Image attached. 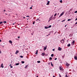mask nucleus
<instances>
[{
	"label": "nucleus",
	"instance_id": "1",
	"mask_svg": "<svg viewBox=\"0 0 77 77\" xmlns=\"http://www.w3.org/2000/svg\"><path fill=\"white\" fill-rule=\"evenodd\" d=\"M60 42L62 43V44H63V43H64V42H65V39H63L60 40Z\"/></svg>",
	"mask_w": 77,
	"mask_h": 77
},
{
	"label": "nucleus",
	"instance_id": "2",
	"mask_svg": "<svg viewBox=\"0 0 77 77\" xmlns=\"http://www.w3.org/2000/svg\"><path fill=\"white\" fill-rule=\"evenodd\" d=\"M74 43H75V41H73L71 43L72 45H74Z\"/></svg>",
	"mask_w": 77,
	"mask_h": 77
},
{
	"label": "nucleus",
	"instance_id": "3",
	"mask_svg": "<svg viewBox=\"0 0 77 77\" xmlns=\"http://www.w3.org/2000/svg\"><path fill=\"white\" fill-rule=\"evenodd\" d=\"M58 50L59 51H61L62 50V48L59 47L58 48Z\"/></svg>",
	"mask_w": 77,
	"mask_h": 77
},
{
	"label": "nucleus",
	"instance_id": "4",
	"mask_svg": "<svg viewBox=\"0 0 77 77\" xmlns=\"http://www.w3.org/2000/svg\"><path fill=\"white\" fill-rule=\"evenodd\" d=\"M66 66H69V64L68 63L66 62Z\"/></svg>",
	"mask_w": 77,
	"mask_h": 77
},
{
	"label": "nucleus",
	"instance_id": "5",
	"mask_svg": "<svg viewBox=\"0 0 77 77\" xmlns=\"http://www.w3.org/2000/svg\"><path fill=\"white\" fill-rule=\"evenodd\" d=\"M45 55V53H42V56H44Z\"/></svg>",
	"mask_w": 77,
	"mask_h": 77
},
{
	"label": "nucleus",
	"instance_id": "6",
	"mask_svg": "<svg viewBox=\"0 0 77 77\" xmlns=\"http://www.w3.org/2000/svg\"><path fill=\"white\" fill-rule=\"evenodd\" d=\"M47 45L46 46V47H44V51H45V50L47 49Z\"/></svg>",
	"mask_w": 77,
	"mask_h": 77
},
{
	"label": "nucleus",
	"instance_id": "7",
	"mask_svg": "<svg viewBox=\"0 0 77 77\" xmlns=\"http://www.w3.org/2000/svg\"><path fill=\"white\" fill-rule=\"evenodd\" d=\"M51 32H52V31H50L49 32V34H48V35H47V36H49V35H51Z\"/></svg>",
	"mask_w": 77,
	"mask_h": 77
},
{
	"label": "nucleus",
	"instance_id": "8",
	"mask_svg": "<svg viewBox=\"0 0 77 77\" xmlns=\"http://www.w3.org/2000/svg\"><path fill=\"white\" fill-rule=\"evenodd\" d=\"M49 4H50V1H48V2L47 3V5H49Z\"/></svg>",
	"mask_w": 77,
	"mask_h": 77
},
{
	"label": "nucleus",
	"instance_id": "9",
	"mask_svg": "<svg viewBox=\"0 0 77 77\" xmlns=\"http://www.w3.org/2000/svg\"><path fill=\"white\" fill-rule=\"evenodd\" d=\"M3 63H2V64H1V67H2V68H4V67H3Z\"/></svg>",
	"mask_w": 77,
	"mask_h": 77
},
{
	"label": "nucleus",
	"instance_id": "10",
	"mask_svg": "<svg viewBox=\"0 0 77 77\" xmlns=\"http://www.w3.org/2000/svg\"><path fill=\"white\" fill-rule=\"evenodd\" d=\"M64 14V12H63L60 15L61 16H62L63 15V14Z\"/></svg>",
	"mask_w": 77,
	"mask_h": 77
},
{
	"label": "nucleus",
	"instance_id": "11",
	"mask_svg": "<svg viewBox=\"0 0 77 77\" xmlns=\"http://www.w3.org/2000/svg\"><path fill=\"white\" fill-rule=\"evenodd\" d=\"M75 59V60H77V56H75L74 57Z\"/></svg>",
	"mask_w": 77,
	"mask_h": 77
},
{
	"label": "nucleus",
	"instance_id": "12",
	"mask_svg": "<svg viewBox=\"0 0 77 77\" xmlns=\"http://www.w3.org/2000/svg\"><path fill=\"white\" fill-rule=\"evenodd\" d=\"M52 18H53V17H51L50 18V19L49 20H52Z\"/></svg>",
	"mask_w": 77,
	"mask_h": 77
},
{
	"label": "nucleus",
	"instance_id": "13",
	"mask_svg": "<svg viewBox=\"0 0 77 77\" xmlns=\"http://www.w3.org/2000/svg\"><path fill=\"white\" fill-rule=\"evenodd\" d=\"M18 53V50H17L16 51V52L15 53V54H17V53Z\"/></svg>",
	"mask_w": 77,
	"mask_h": 77
},
{
	"label": "nucleus",
	"instance_id": "14",
	"mask_svg": "<svg viewBox=\"0 0 77 77\" xmlns=\"http://www.w3.org/2000/svg\"><path fill=\"white\" fill-rule=\"evenodd\" d=\"M19 63H16L15 64L16 66H17V65H19Z\"/></svg>",
	"mask_w": 77,
	"mask_h": 77
},
{
	"label": "nucleus",
	"instance_id": "15",
	"mask_svg": "<svg viewBox=\"0 0 77 77\" xmlns=\"http://www.w3.org/2000/svg\"><path fill=\"white\" fill-rule=\"evenodd\" d=\"M70 45H70V44H68L67 45L68 47H70Z\"/></svg>",
	"mask_w": 77,
	"mask_h": 77
},
{
	"label": "nucleus",
	"instance_id": "16",
	"mask_svg": "<svg viewBox=\"0 0 77 77\" xmlns=\"http://www.w3.org/2000/svg\"><path fill=\"white\" fill-rule=\"evenodd\" d=\"M55 18H56V17H53L52 18V20H55Z\"/></svg>",
	"mask_w": 77,
	"mask_h": 77
},
{
	"label": "nucleus",
	"instance_id": "17",
	"mask_svg": "<svg viewBox=\"0 0 77 77\" xmlns=\"http://www.w3.org/2000/svg\"><path fill=\"white\" fill-rule=\"evenodd\" d=\"M38 50L36 51V53L35 54H38Z\"/></svg>",
	"mask_w": 77,
	"mask_h": 77
},
{
	"label": "nucleus",
	"instance_id": "18",
	"mask_svg": "<svg viewBox=\"0 0 77 77\" xmlns=\"http://www.w3.org/2000/svg\"><path fill=\"white\" fill-rule=\"evenodd\" d=\"M9 42H10V43L11 44V43H12V41H11V40H10L9 41Z\"/></svg>",
	"mask_w": 77,
	"mask_h": 77
},
{
	"label": "nucleus",
	"instance_id": "19",
	"mask_svg": "<svg viewBox=\"0 0 77 77\" xmlns=\"http://www.w3.org/2000/svg\"><path fill=\"white\" fill-rule=\"evenodd\" d=\"M37 63H41V61H37Z\"/></svg>",
	"mask_w": 77,
	"mask_h": 77
},
{
	"label": "nucleus",
	"instance_id": "20",
	"mask_svg": "<svg viewBox=\"0 0 77 77\" xmlns=\"http://www.w3.org/2000/svg\"><path fill=\"white\" fill-rule=\"evenodd\" d=\"M51 57H53L54 56V54H52L51 55Z\"/></svg>",
	"mask_w": 77,
	"mask_h": 77
},
{
	"label": "nucleus",
	"instance_id": "21",
	"mask_svg": "<svg viewBox=\"0 0 77 77\" xmlns=\"http://www.w3.org/2000/svg\"><path fill=\"white\" fill-rule=\"evenodd\" d=\"M27 67H28V65H26L25 67V69L26 68H27Z\"/></svg>",
	"mask_w": 77,
	"mask_h": 77
},
{
	"label": "nucleus",
	"instance_id": "22",
	"mask_svg": "<svg viewBox=\"0 0 77 77\" xmlns=\"http://www.w3.org/2000/svg\"><path fill=\"white\" fill-rule=\"evenodd\" d=\"M20 57L21 58H23V56H20Z\"/></svg>",
	"mask_w": 77,
	"mask_h": 77
},
{
	"label": "nucleus",
	"instance_id": "23",
	"mask_svg": "<svg viewBox=\"0 0 77 77\" xmlns=\"http://www.w3.org/2000/svg\"><path fill=\"white\" fill-rule=\"evenodd\" d=\"M3 22H0V24H3Z\"/></svg>",
	"mask_w": 77,
	"mask_h": 77
},
{
	"label": "nucleus",
	"instance_id": "24",
	"mask_svg": "<svg viewBox=\"0 0 77 77\" xmlns=\"http://www.w3.org/2000/svg\"><path fill=\"white\" fill-rule=\"evenodd\" d=\"M21 63H24V61H21Z\"/></svg>",
	"mask_w": 77,
	"mask_h": 77
},
{
	"label": "nucleus",
	"instance_id": "25",
	"mask_svg": "<svg viewBox=\"0 0 77 77\" xmlns=\"http://www.w3.org/2000/svg\"><path fill=\"white\" fill-rule=\"evenodd\" d=\"M59 69L60 70H62V68H61V67H59Z\"/></svg>",
	"mask_w": 77,
	"mask_h": 77
},
{
	"label": "nucleus",
	"instance_id": "26",
	"mask_svg": "<svg viewBox=\"0 0 77 77\" xmlns=\"http://www.w3.org/2000/svg\"><path fill=\"white\" fill-rule=\"evenodd\" d=\"M71 19H68V20H67V21H71Z\"/></svg>",
	"mask_w": 77,
	"mask_h": 77
},
{
	"label": "nucleus",
	"instance_id": "27",
	"mask_svg": "<svg viewBox=\"0 0 77 77\" xmlns=\"http://www.w3.org/2000/svg\"><path fill=\"white\" fill-rule=\"evenodd\" d=\"M51 27V25H50L48 27V28H50Z\"/></svg>",
	"mask_w": 77,
	"mask_h": 77
},
{
	"label": "nucleus",
	"instance_id": "28",
	"mask_svg": "<svg viewBox=\"0 0 77 77\" xmlns=\"http://www.w3.org/2000/svg\"><path fill=\"white\" fill-rule=\"evenodd\" d=\"M51 65L52 66H53V64L52 63V62H51Z\"/></svg>",
	"mask_w": 77,
	"mask_h": 77
},
{
	"label": "nucleus",
	"instance_id": "29",
	"mask_svg": "<svg viewBox=\"0 0 77 77\" xmlns=\"http://www.w3.org/2000/svg\"><path fill=\"white\" fill-rule=\"evenodd\" d=\"M56 15H57V13H56L54 15V16L55 17V16H56Z\"/></svg>",
	"mask_w": 77,
	"mask_h": 77
},
{
	"label": "nucleus",
	"instance_id": "30",
	"mask_svg": "<svg viewBox=\"0 0 77 77\" xmlns=\"http://www.w3.org/2000/svg\"><path fill=\"white\" fill-rule=\"evenodd\" d=\"M45 29H48V27H45Z\"/></svg>",
	"mask_w": 77,
	"mask_h": 77
},
{
	"label": "nucleus",
	"instance_id": "31",
	"mask_svg": "<svg viewBox=\"0 0 77 77\" xmlns=\"http://www.w3.org/2000/svg\"><path fill=\"white\" fill-rule=\"evenodd\" d=\"M59 77H62V76H61V75H60V74H59Z\"/></svg>",
	"mask_w": 77,
	"mask_h": 77
},
{
	"label": "nucleus",
	"instance_id": "32",
	"mask_svg": "<svg viewBox=\"0 0 77 77\" xmlns=\"http://www.w3.org/2000/svg\"><path fill=\"white\" fill-rule=\"evenodd\" d=\"M49 59H50V60H52V58L50 57L49 58Z\"/></svg>",
	"mask_w": 77,
	"mask_h": 77
},
{
	"label": "nucleus",
	"instance_id": "33",
	"mask_svg": "<svg viewBox=\"0 0 77 77\" xmlns=\"http://www.w3.org/2000/svg\"><path fill=\"white\" fill-rule=\"evenodd\" d=\"M65 21V20H62V21H61V22H64V21Z\"/></svg>",
	"mask_w": 77,
	"mask_h": 77
},
{
	"label": "nucleus",
	"instance_id": "34",
	"mask_svg": "<svg viewBox=\"0 0 77 77\" xmlns=\"http://www.w3.org/2000/svg\"><path fill=\"white\" fill-rule=\"evenodd\" d=\"M4 24H5V23H6V21H5L4 22Z\"/></svg>",
	"mask_w": 77,
	"mask_h": 77
},
{
	"label": "nucleus",
	"instance_id": "35",
	"mask_svg": "<svg viewBox=\"0 0 77 77\" xmlns=\"http://www.w3.org/2000/svg\"><path fill=\"white\" fill-rule=\"evenodd\" d=\"M52 51H55V49H53L52 50Z\"/></svg>",
	"mask_w": 77,
	"mask_h": 77
},
{
	"label": "nucleus",
	"instance_id": "36",
	"mask_svg": "<svg viewBox=\"0 0 77 77\" xmlns=\"http://www.w3.org/2000/svg\"><path fill=\"white\" fill-rule=\"evenodd\" d=\"M54 60H57V58H55L54 59Z\"/></svg>",
	"mask_w": 77,
	"mask_h": 77
},
{
	"label": "nucleus",
	"instance_id": "37",
	"mask_svg": "<svg viewBox=\"0 0 77 77\" xmlns=\"http://www.w3.org/2000/svg\"><path fill=\"white\" fill-rule=\"evenodd\" d=\"M51 64V62H49L48 63V65H50V64Z\"/></svg>",
	"mask_w": 77,
	"mask_h": 77
},
{
	"label": "nucleus",
	"instance_id": "38",
	"mask_svg": "<svg viewBox=\"0 0 77 77\" xmlns=\"http://www.w3.org/2000/svg\"><path fill=\"white\" fill-rule=\"evenodd\" d=\"M35 21L33 22V24H35Z\"/></svg>",
	"mask_w": 77,
	"mask_h": 77
},
{
	"label": "nucleus",
	"instance_id": "39",
	"mask_svg": "<svg viewBox=\"0 0 77 77\" xmlns=\"http://www.w3.org/2000/svg\"><path fill=\"white\" fill-rule=\"evenodd\" d=\"M65 77H68V76H67V75H66Z\"/></svg>",
	"mask_w": 77,
	"mask_h": 77
},
{
	"label": "nucleus",
	"instance_id": "40",
	"mask_svg": "<svg viewBox=\"0 0 77 77\" xmlns=\"http://www.w3.org/2000/svg\"><path fill=\"white\" fill-rule=\"evenodd\" d=\"M61 16H61V15H60L59 16V18H60V17H61Z\"/></svg>",
	"mask_w": 77,
	"mask_h": 77
},
{
	"label": "nucleus",
	"instance_id": "41",
	"mask_svg": "<svg viewBox=\"0 0 77 77\" xmlns=\"http://www.w3.org/2000/svg\"><path fill=\"white\" fill-rule=\"evenodd\" d=\"M30 9H32V7H31L30 8Z\"/></svg>",
	"mask_w": 77,
	"mask_h": 77
},
{
	"label": "nucleus",
	"instance_id": "42",
	"mask_svg": "<svg viewBox=\"0 0 77 77\" xmlns=\"http://www.w3.org/2000/svg\"><path fill=\"white\" fill-rule=\"evenodd\" d=\"M75 13H77V11H75Z\"/></svg>",
	"mask_w": 77,
	"mask_h": 77
},
{
	"label": "nucleus",
	"instance_id": "43",
	"mask_svg": "<svg viewBox=\"0 0 77 77\" xmlns=\"http://www.w3.org/2000/svg\"><path fill=\"white\" fill-rule=\"evenodd\" d=\"M60 3H62V1H60Z\"/></svg>",
	"mask_w": 77,
	"mask_h": 77
},
{
	"label": "nucleus",
	"instance_id": "44",
	"mask_svg": "<svg viewBox=\"0 0 77 77\" xmlns=\"http://www.w3.org/2000/svg\"><path fill=\"white\" fill-rule=\"evenodd\" d=\"M39 20V19H37V20L38 21V20Z\"/></svg>",
	"mask_w": 77,
	"mask_h": 77
},
{
	"label": "nucleus",
	"instance_id": "45",
	"mask_svg": "<svg viewBox=\"0 0 77 77\" xmlns=\"http://www.w3.org/2000/svg\"><path fill=\"white\" fill-rule=\"evenodd\" d=\"M26 17H29V16H26Z\"/></svg>",
	"mask_w": 77,
	"mask_h": 77
},
{
	"label": "nucleus",
	"instance_id": "46",
	"mask_svg": "<svg viewBox=\"0 0 77 77\" xmlns=\"http://www.w3.org/2000/svg\"><path fill=\"white\" fill-rule=\"evenodd\" d=\"M77 18L75 19V21H77Z\"/></svg>",
	"mask_w": 77,
	"mask_h": 77
},
{
	"label": "nucleus",
	"instance_id": "47",
	"mask_svg": "<svg viewBox=\"0 0 77 77\" xmlns=\"http://www.w3.org/2000/svg\"><path fill=\"white\" fill-rule=\"evenodd\" d=\"M4 12H5V11H6V10H4V11H3Z\"/></svg>",
	"mask_w": 77,
	"mask_h": 77
},
{
	"label": "nucleus",
	"instance_id": "48",
	"mask_svg": "<svg viewBox=\"0 0 77 77\" xmlns=\"http://www.w3.org/2000/svg\"><path fill=\"white\" fill-rule=\"evenodd\" d=\"M77 24V22L75 23V24Z\"/></svg>",
	"mask_w": 77,
	"mask_h": 77
},
{
	"label": "nucleus",
	"instance_id": "49",
	"mask_svg": "<svg viewBox=\"0 0 77 77\" xmlns=\"http://www.w3.org/2000/svg\"><path fill=\"white\" fill-rule=\"evenodd\" d=\"M66 26H67V25H66L65 26V27H66Z\"/></svg>",
	"mask_w": 77,
	"mask_h": 77
},
{
	"label": "nucleus",
	"instance_id": "50",
	"mask_svg": "<svg viewBox=\"0 0 77 77\" xmlns=\"http://www.w3.org/2000/svg\"><path fill=\"white\" fill-rule=\"evenodd\" d=\"M1 53H2V52H1V51H0V54H1Z\"/></svg>",
	"mask_w": 77,
	"mask_h": 77
},
{
	"label": "nucleus",
	"instance_id": "51",
	"mask_svg": "<svg viewBox=\"0 0 77 77\" xmlns=\"http://www.w3.org/2000/svg\"><path fill=\"white\" fill-rule=\"evenodd\" d=\"M53 77H56L54 75H53Z\"/></svg>",
	"mask_w": 77,
	"mask_h": 77
},
{
	"label": "nucleus",
	"instance_id": "52",
	"mask_svg": "<svg viewBox=\"0 0 77 77\" xmlns=\"http://www.w3.org/2000/svg\"><path fill=\"white\" fill-rule=\"evenodd\" d=\"M20 38V36H19L18 37V38Z\"/></svg>",
	"mask_w": 77,
	"mask_h": 77
},
{
	"label": "nucleus",
	"instance_id": "53",
	"mask_svg": "<svg viewBox=\"0 0 77 77\" xmlns=\"http://www.w3.org/2000/svg\"><path fill=\"white\" fill-rule=\"evenodd\" d=\"M11 68H13L12 66H11Z\"/></svg>",
	"mask_w": 77,
	"mask_h": 77
},
{
	"label": "nucleus",
	"instance_id": "54",
	"mask_svg": "<svg viewBox=\"0 0 77 77\" xmlns=\"http://www.w3.org/2000/svg\"><path fill=\"white\" fill-rule=\"evenodd\" d=\"M2 41V40H0V42Z\"/></svg>",
	"mask_w": 77,
	"mask_h": 77
},
{
	"label": "nucleus",
	"instance_id": "55",
	"mask_svg": "<svg viewBox=\"0 0 77 77\" xmlns=\"http://www.w3.org/2000/svg\"><path fill=\"white\" fill-rule=\"evenodd\" d=\"M51 17H53V15H52Z\"/></svg>",
	"mask_w": 77,
	"mask_h": 77
},
{
	"label": "nucleus",
	"instance_id": "56",
	"mask_svg": "<svg viewBox=\"0 0 77 77\" xmlns=\"http://www.w3.org/2000/svg\"><path fill=\"white\" fill-rule=\"evenodd\" d=\"M14 24H15V23H13V25H14Z\"/></svg>",
	"mask_w": 77,
	"mask_h": 77
},
{
	"label": "nucleus",
	"instance_id": "57",
	"mask_svg": "<svg viewBox=\"0 0 77 77\" xmlns=\"http://www.w3.org/2000/svg\"><path fill=\"white\" fill-rule=\"evenodd\" d=\"M24 49H23V51H24Z\"/></svg>",
	"mask_w": 77,
	"mask_h": 77
},
{
	"label": "nucleus",
	"instance_id": "58",
	"mask_svg": "<svg viewBox=\"0 0 77 77\" xmlns=\"http://www.w3.org/2000/svg\"><path fill=\"white\" fill-rule=\"evenodd\" d=\"M5 14H6V15H8V14H6V13H5Z\"/></svg>",
	"mask_w": 77,
	"mask_h": 77
},
{
	"label": "nucleus",
	"instance_id": "59",
	"mask_svg": "<svg viewBox=\"0 0 77 77\" xmlns=\"http://www.w3.org/2000/svg\"><path fill=\"white\" fill-rule=\"evenodd\" d=\"M23 18H25V17H23Z\"/></svg>",
	"mask_w": 77,
	"mask_h": 77
},
{
	"label": "nucleus",
	"instance_id": "60",
	"mask_svg": "<svg viewBox=\"0 0 77 77\" xmlns=\"http://www.w3.org/2000/svg\"><path fill=\"white\" fill-rule=\"evenodd\" d=\"M50 21V20H49L48 21Z\"/></svg>",
	"mask_w": 77,
	"mask_h": 77
},
{
	"label": "nucleus",
	"instance_id": "61",
	"mask_svg": "<svg viewBox=\"0 0 77 77\" xmlns=\"http://www.w3.org/2000/svg\"><path fill=\"white\" fill-rule=\"evenodd\" d=\"M36 77H38V76H37Z\"/></svg>",
	"mask_w": 77,
	"mask_h": 77
},
{
	"label": "nucleus",
	"instance_id": "62",
	"mask_svg": "<svg viewBox=\"0 0 77 77\" xmlns=\"http://www.w3.org/2000/svg\"><path fill=\"white\" fill-rule=\"evenodd\" d=\"M11 65H10V66H11Z\"/></svg>",
	"mask_w": 77,
	"mask_h": 77
},
{
	"label": "nucleus",
	"instance_id": "63",
	"mask_svg": "<svg viewBox=\"0 0 77 77\" xmlns=\"http://www.w3.org/2000/svg\"><path fill=\"white\" fill-rule=\"evenodd\" d=\"M26 53H27V51H26Z\"/></svg>",
	"mask_w": 77,
	"mask_h": 77
},
{
	"label": "nucleus",
	"instance_id": "64",
	"mask_svg": "<svg viewBox=\"0 0 77 77\" xmlns=\"http://www.w3.org/2000/svg\"><path fill=\"white\" fill-rule=\"evenodd\" d=\"M9 15H10V14H9Z\"/></svg>",
	"mask_w": 77,
	"mask_h": 77
}]
</instances>
